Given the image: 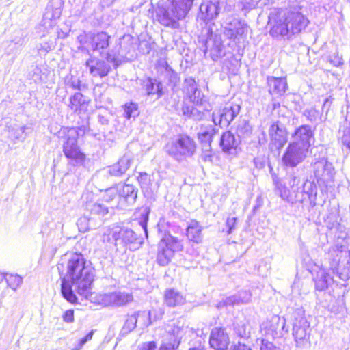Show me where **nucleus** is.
<instances>
[{
	"label": "nucleus",
	"instance_id": "9b49d317",
	"mask_svg": "<svg viewBox=\"0 0 350 350\" xmlns=\"http://www.w3.org/2000/svg\"><path fill=\"white\" fill-rule=\"evenodd\" d=\"M241 107L239 104L230 103L218 111L212 114V120L215 125L219 124L221 127H227L239 113Z\"/></svg>",
	"mask_w": 350,
	"mask_h": 350
},
{
	"label": "nucleus",
	"instance_id": "4468645a",
	"mask_svg": "<svg viewBox=\"0 0 350 350\" xmlns=\"http://www.w3.org/2000/svg\"><path fill=\"white\" fill-rule=\"evenodd\" d=\"M314 176L318 182L325 184L332 182L335 175V170L332 163L325 157L317 160L313 164Z\"/></svg>",
	"mask_w": 350,
	"mask_h": 350
},
{
	"label": "nucleus",
	"instance_id": "774afa93",
	"mask_svg": "<svg viewBox=\"0 0 350 350\" xmlns=\"http://www.w3.org/2000/svg\"><path fill=\"white\" fill-rule=\"evenodd\" d=\"M222 306H224V301L219 303L218 305H217V308H221Z\"/></svg>",
	"mask_w": 350,
	"mask_h": 350
},
{
	"label": "nucleus",
	"instance_id": "052dcab7",
	"mask_svg": "<svg viewBox=\"0 0 350 350\" xmlns=\"http://www.w3.org/2000/svg\"><path fill=\"white\" fill-rule=\"evenodd\" d=\"M299 183V178L295 175L291 174L288 177V185L291 188L293 189L295 186L297 185Z\"/></svg>",
	"mask_w": 350,
	"mask_h": 350
},
{
	"label": "nucleus",
	"instance_id": "9d476101",
	"mask_svg": "<svg viewBox=\"0 0 350 350\" xmlns=\"http://www.w3.org/2000/svg\"><path fill=\"white\" fill-rule=\"evenodd\" d=\"M308 153V149L291 142L282 156V162L287 167H295L304 161Z\"/></svg>",
	"mask_w": 350,
	"mask_h": 350
},
{
	"label": "nucleus",
	"instance_id": "864d4df0",
	"mask_svg": "<svg viewBox=\"0 0 350 350\" xmlns=\"http://www.w3.org/2000/svg\"><path fill=\"white\" fill-rule=\"evenodd\" d=\"M314 187H315V186L312 182L306 180L303 185L302 192L304 193L307 197L310 198L313 193Z\"/></svg>",
	"mask_w": 350,
	"mask_h": 350
},
{
	"label": "nucleus",
	"instance_id": "bf43d9fd",
	"mask_svg": "<svg viewBox=\"0 0 350 350\" xmlns=\"http://www.w3.org/2000/svg\"><path fill=\"white\" fill-rule=\"evenodd\" d=\"M63 319L65 322L72 323L74 321V311L72 310H66L63 315Z\"/></svg>",
	"mask_w": 350,
	"mask_h": 350
},
{
	"label": "nucleus",
	"instance_id": "5fc2aeb1",
	"mask_svg": "<svg viewBox=\"0 0 350 350\" xmlns=\"http://www.w3.org/2000/svg\"><path fill=\"white\" fill-rule=\"evenodd\" d=\"M157 345L154 341L143 342L138 346L137 350H157Z\"/></svg>",
	"mask_w": 350,
	"mask_h": 350
},
{
	"label": "nucleus",
	"instance_id": "ddd939ff",
	"mask_svg": "<svg viewBox=\"0 0 350 350\" xmlns=\"http://www.w3.org/2000/svg\"><path fill=\"white\" fill-rule=\"evenodd\" d=\"M204 45V53H209V56L213 61H216L226 55L225 46L219 34L211 31Z\"/></svg>",
	"mask_w": 350,
	"mask_h": 350
},
{
	"label": "nucleus",
	"instance_id": "58836bf2",
	"mask_svg": "<svg viewBox=\"0 0 350 350\" xmlns=\"http://www.w3.org/2000/svg\"><path fill=\"white\" fill-rule=\"evenodd\" d=\"M198 89V85L194 79L189 77L185 79L183 83V91L187 96H189Z\"/></svg>",
	"mask_w": 350,
	"mask_h": 350
},
{
	"label": "nucleus",
	"instance_id": "e433bc0d",
	"mask_svg": "<svg viewBox=\"0 0 350 350\" xmlns=\"http://www.w3.org/2000/svg\"><path fill=\"white\" fill-rule=\"evenodd\" d=\"M124 116L126 119L135 118L139 115L137 105L133 102L126 103L124 106Z\"/></svg>",
	"mask_w": 350,
	"mask_h": 350
},
{
	"label": "nucleus",
	"instance_id": "3c124183",
	"mask_svg": "<svg viewBox=\"0 0 350 350\" xmlns=\"http://www.w3.org/2000/svg\"><path fill=\"white\" fill-rule=\"evenodd\" d=\"M77 225L79 231L85 232L90 229L89 220L87 217H83L78 219Z\"/></svg>",
	"mask_w": 350,
	"mask_h": 350
},
{
	"label": "nucleus",
	"instance_id": "1a4fd4ad",
	"mask_svg": "<svg viewBox=\"0 0 350 350\" xmlns=\"http://www.w3.org/2000/svg\"><path fill=\"white\" fill-rule=\"evenodd\" d=\"M237 137H235L231 132L227 131L223 133L220 140V146L222 150L229 154H236L241 140L240 137L247 136L251 133V129L249 125L245 124L243 127L239 126L237 129Z\"/></svg>",
	"mask_w": 350,
	"mask_h": 350
},
{
	"label": "nucleus",
	"instance_id": "f3484780",
	"mask_svg": "<svg viewBox=\"0 0 350 350\" xmlns=\"http://www.w3.org/2000/svg\"><path fill=\"white\" fill-rule=\"evenodd\" d=\"M286 320L284 317L273 315L269 320L263 323L261 328L265 330L267 335L271 336L273 338H281L287 332L285 330Z\"/></svg>",
	"mask_w": 350,
	"mask_h": 350
},
{
	"label": "nucleus",
	"instance_id": "f704fd0d",
	"mask_svg": "<svg viewBox=\"0 0 350 350\" xmlns=\"http://www.w3.org/2000/svg\"><path fill=\"white\" fill-rule=\"evenodd\" d=\"M332 281V278L329 274L322 271L317 275V278L315 280L316 288L319 291H323L328 287Z\"/></svg>",
	"mask_w": 350,
	"mask_h": 350
},
{
	"label": "nucleus",
	"instance_id": "c9c22d12",
	"mask_svg": "<svg viewBox=\"0 0 350 350\" xmlns=\"http://www.w3.org/2000/svg\"><path fill=\"white\" fill-rule=\"evenodd\" d=\"M183 114L195 120H200L204 118V113L197 107H185L183 108Z\"/></svg>",
	"mask_w": 350,
	"mask_h": 350
},
{
	"label": "nucleus",
	"instance_id": "c756f323",
	"mask_svg": "<svg viewBox=\"0 0 350 350\" xmlns=\"http://www.w3.org/2000/svg\"><path fill=\"white\" fill-rule=\"evenodd\" d=\"M137 197V189L135 186L125 184L119 190V198H123L129 204H133Z\"/></svg>",
	"mask_w": 350,
	"mask_h": 350
},
{
	"label": "nucleus",
	"instance_id": "6e6552de",
	"mask_svg": "<svg viewBox=\"0 0 350 350\" xmlns=\"http://www.w3.org/2000/svg\"><path fill=\"white\" fill-rule=\"evenodd\" d=\"M111 236L117 250L129 247L131 250H135L142 244L135 232L128 228L116 227L112 230Z\"/></svg>",
	"mask_w": 350,
	"mask_h": 350
},
{
	"label": "nucleus",
	"instance_id": "8fccbe9b",
	"mask_svg": "<svg viewBox=\"0 0 350 350\" xmlns=\"http://www.w3.org/2000/svg\"><path fill=\"white\" fill-rule=\"evenodd\" d=\"M137 180L142 188L147 187L150 183V177L146 172H139Z\"/></svg>",
	"mask_w": 350,
	"mask_h": 350
},
{
	"label": "nucleus",
	"instance_id": "de8ad7c7",
	"mask_svg": "<svg viewBox=\"0 0 350 350\" xmlns=\"http://www.w3.org/2000/svg\"><path fill=\"white\" fill-rule=\"evenodd\" d=\"M149 212L150 211L147 208H144L141 214V218L139 221V224L143 228L146 237H148L147 223L148 220Z\"/></svg>",
	"mask_w": 350,
	"mask_h": 350
},
{
	"label": "nucleus",
	"instance_id": "4d7b16f0",
	"mask_svg": "<svg viewBox=\"0 0 350 350\" xmlns=\"http://www.w3.org/2000/svg\"><path fill=\"white\" fill-rule=\"evenodd\" d=\"M67 85L68 87L72 88V89H81V81L75 77H71L70 79L67 81Z\"/></svg>",
	"mask_w": 350,
	"mask_h": 350
},
{
	"label": "nucleus",
	"instance_id": "a878e982",
	"mask_svg": "<svg viewBox=\"0 0 350 350\" xmlns=\"http://www.w3.org/2000/svg\"><path fill=\"white\" fill-rule=\"evenodd\" d=\"M203 226L196 220H191L189 222L187 228V237L190 241L196 243H201L203 240Z\"/></svg>",
	"mask_w": 350,
	"mask_h": 350
},
{
	"label": "nucleus",
	"instance_id": "20e7f679",
	"mask_svg": "<svg viewBox=\"0 0 350 350\" xmlns=\"http://www.w3.org/2000/svg\"><path fill=\"white\" fill-rule=\"evenodd\" d=\"M155 13L156 18L161 25L172 29L179 28V21L184 19L187 15L169 0L158 5Z\"/></svg>",
	"mask_w": 350,
	"mask_h": 350
},
{
	"label": "nucleus",
	"instance_id": "72a5a7b5",
	"mask_svg": "<svg viewBox=\"0 0 350 350\" xmlns=\"http://www.w3.org/2000/svg\"><path fill=\"white\" fill-rule=\"evenodd\" d=\"M188 97L193 103L202 108V110L206 111L211 110V105L208 103H206L204 96L199 89L191 93Z\"/></svg>",
	"mask_w": 350,
	"mask_h": 350
},
{
	"label": "nucleus",
	"instance_id": "423d86ee",
	"mask_svg": "<svg viewBox=\"0 0 350 350\" xmlns=\"http://www.w3.org/2000/svg\"><path fill=\"white\" fill-rule=\"evenodd\" d=\"M183 248L182 241L170 234H165L159 243L157 256V262L161 266L167 265L176 252Z\"/></svg>",
	"mask_w": 350,
	"mask_h": 350
},
{
	"label": "nucleus",
	"instance_id": "a211bd4d",
	"mask_svg": "<svg viewBox=\"0 0 350 350\" xmlns=\"http://www.w3.org/2000/svg\"><path fill=\"white\" fill-rule=\"evenodd\" d=\"M224 0H206L200 6V17L204 21L217 18Z\"/></svg>",
	"mask_w": 350,
	"mask_h": 350
},
{
	"label": "nucleus",
	"instance_id": "c03bdc74",
	"mask_svg": "<svg viewBox=\"0 0 350 350\" xmlns=\"http://www.w3.org/2000/svg\"><path fill=\"white\" fill-rule=\"evenodd\" d=\"M275 191L282 200L289 201L290 191L285 185L275 183Z\"/></svg>",
	"mask_w": 350,
	"mask_h": 350
},
{
	"label": "nucleus",
	"instance_id": "39448f33",
	"mask_svg": "<svg viewBox=\"0 0 350 350\" xmlns=\"http://www.w3.org/2000/svg\"><path fill=\"white\" fill-rule=\"evenodd\" d=\"M83 131L81 128H70L67 131L66 141L63 144L64 155L73 162L74 165H82L85 159L77 144V139L80 133Z\"/></svg>",
	"mask_w": 350,
	"mask_h": 350
},
{
	"label": "nucleus",
	"instance_id": "79ce46f5",
	"mask_svg": "<svg viewBox=\"0 0 350 350\" xmlns=\"http://www.w3.org/2000/svg\"><path fill=\"white\" fill-rule=\"evenodd\" d=\"M90 211L92 214L105 216L108 213V208L103 204L96 202L92 205Z\"/></svg>",
	"mask_w": 350,
	"mask_h": 350
},
{
	"label": "nucleus",
	"instance_id": "4be33fe9",
	"mask_svg": "<svg viewBox=\"0 0 350 350\" xmlns=\"http://www.w3.org/2000/svg\"><path fill=\"white\" fill-rule=\"evenodd\" d=\"M133 299L131 293L124 292H113L102 296V301L105 305L123 306L131 302Z\"/></svg>",
	"mask_w": 350,
	"mask_h": 350
},
{
	"label": "nucleus",
	"instance_id": "aec40b11",
	"mask_svg": "<svg viewBox=\"0 0 350 350\" xmlns=\"http://www.w3.org/2000/svg\"><path fill=\"white\" fill-rule=\"evenodd\" d=\"M151 312H138L127 318L122 327V332L127 334L135 329L137 322L141 323L144 327H148L151 323Z\"/></svg>",
	"mask_w": 350,
	"mask_h": 350
},
{
	"label": "nucleus",
	"instance_id": "338daca9",
	"mask_svg": "<svg viewBox=\"0 0 350 350\" xmlns=\"http://www.w3.org/2000/svg\"><path fill=\"white\" fill-rule=\"evenodd\" d=\"M189 350H204V349H202L200 347H193V348H190Z\"/></svg>",
	"mask_w": 350,
	"mask_h": 350
},
{
	"label": "nucleus",
	"instance_id": "603ef678",
	"mask_svg": "<svg viewBox=\"0 0 350 350\" xmlns=\"http://www.w3.org/2000/svg\"><path fill=\"white\" fill-rule=\"evenodd\" d=\"M94 334V331L90 332L85 337L80 339L77 345L75 347L73 350H81L83 346L88 342L92 340Z\"/></svg>",
	"mask_w": 350,
	"mask_h": 350
},
{
	"label": "nucleus",
	"instance_id": "6ab92c4d",
	"mask_svg": "<svg viewBox=\"0 0 350 350\" xmlns=\"http://www.w3.org/2000/svg\"><path fill=\"white\" fill-rule=\"evenodd\" d=\"M271 144L280 149L287 142L288 135L285 126L278 121L273 122L269 129Z\"/></svg>",
	"mask_w": 350,
	"mask_h": 350
},
{
	"label": "nucleus",
	"instance_id": "e2e57ef3",
	"mask_svg": "<svg viewBox=\"0 0 350 350\" xmlns=\"http://www.w3.org/2000/svg\"><path fill=\"white\" fill-rule=\"evenodd\" d=\"M333 100L334 98L331 96L326 98L323 105V109H326L327 111H328L332 105Z\"/></svg>",
	"mask_w": 350,
	"mask_h": 350
},
{
	"label": "nucleus",
	"instance_id": "a18cd8bd",
	"mask_svg": "<svg viewBox=\"0 0 350 350\" xmlns=\"http://www.w3.org/2000/svg\"><path fill=\"white\" fill-rule=\"evenodd\" d=\"M53 47V42L51 40L40 43L36 45L37 51L40 55L47 53L51 51Z\"/></svg>",
	"mask_w": 350,
	"mask_h": 350
},
{
	"label": "nucleus",
	"instance_id": "b1692460",
	"mask_svg": "<svg viewBox=\"0 0 350 350\" xmlns=\"http://www.w3.org/2000/svg\"><path fill=\"white\" fill-rule=\"evenodd\" d=\"M247 24L234 19L228 25V27H226V34L230 39L239 40L247 34Z\"/></svg>",
	"mask_w": 350,
	"mask_h": 350
},
{
	"label": "nucleus",
	"instance_id": "69168bd1",
	"mask_svg": "<svg viewBox=\"0 0 350 350\" xmlns=\"http://www.w3.org/2000/svg\"><path fill=\"white\" fill-rule=\"evenodd\" d=\"M345 269L347 270L346 276L350 278V254L349 256V258Z\"/></svg>",
	"mask_w": 350,
	"mask_h": 350
},
{
	"label": "nucleus",
	"instance_id": "f03ea898",
	"mask_svg": "<svg viewBox=\"0 0 350 350\" xmlns=\"http://www.w3.org/2000/svg\"><path fill=\"white\" fill-rule=\"evenodd\" d=\"M301 8H290L270 29V35L278 39L290 40L301 33L309 23L308 19L300 12Z\"/></svg>",
	"mask_w": 350,
	"mask_h": 350
},
{
	"label": "nucleus",
	"instance_id": "49530a36",
	"mask_svg": "<svg viewBox=\"0 0 350 350\" xmlns=\"http://www.w3.org/2000/svg\"><path fill=\"white\" fill-rule=\"evenodd\" d=\"M251 329L248 322L243 323L237 328V334L242 338H248L250 336Z\"/></svg>",
	"mask_w": 350,
	"mask_h": 350
},
{
	"label": "nucleus",
	"instance_id": "7ed1b4c3",
	"mask_svg": "<svg viewBox=\"0 0 350 350\" xmlns=\"http://www.w3.org/2000/svg\"><path fill=\"white\" fill-rule=\"evenodd\" d=\"M166 149L169 155L180 162L193 157L196 150V144L189 136L180 135L167 145Z\"/></svg>",
	"mask_w": 350,
	"mask_h": 350
},
{
	"label": "nucleus",
	"instance_id": "dca6fc26",
	"mask_svg": "<svg viewBox=\"0 0 350 350\" xmlns=\"http://www.w3.org/2000/svg\"><path fill=\"white\" fill-rule=\"evenodd\" d=\"M189 329L188 327L174 326L168 332L166 338L162 341L159 350H176L181 342L182 338Z\"/></svg>",
	"mask_w": 350,
	"mask_h": 350
},
{
	"label": "nucleus",
	"instance_id": "2eb2a0df",
	"mask_svg": "<svg viewBox=\"0 0 350 350\" xmlns=\"http://www.w3.org/2000/svg\"><path fill=\"white\" fill-rule=\"evenodd\" d=\"M107 62L91 57L86 61L85 65L89 68L90 73L93 77H100L101 78L106 77L111 70V66L108 62L115 61V57H112L109 53L105 55Z\"/></svg>",
	"mask_w": 350,
	"mask_h": 350
},
{
	"label": "nucleus",
	"instance_id": "a19ab883",
	"mask_svg": "<svg viewBox=\"0 0 350 350\" xmlns=\"http://www.w3.org/2000/svg\"><path fill=\"white\" fill-rule=\"evenodd\" d=\"M5 278L8 285L13 290H16L23 282L22 278L18 275H6Z\"/></svg>",
	"mask_w": 350,
	"mask_h": 350
},
{
	"label": "nucleus",
	"instance_id": "0eeeda50",
	"mask_svg": "<svg viewBox=\"0 0 350 350\" xmlns=\"http://www.w3.org/2000/svg\"><path fill=\"white\" fill-rule=\"evenodd\" d=\"M110 38L111 36L104 31L96 33L84 32L77 37V41L81 44L79 49L89 47L92 51H98L102 55L103 51L109 47Z\"/></svg>",
	"mask_w": 350,
	"mask_h": 350
},
{
	"label": "nucleus",
	"instance_id": "0e129e2a",
	"mask_svg": "<svg viewBox=\"0 0 350 350\" xmlns=\"http://www.w3.org/2000/svg\"><path fill=\"white\" fill-rule=\"evenodd\" d=\"M231 350H252L250 346L239 342Z\"/></svg>",
	"mask_w": 350,
	"mask_h": 350
},
{
	"label": "nucleus",
	"instance_id": "bb28decb",
	"mask_svg": "<svg viewBox=\"0 0 350 350\" xmlns=\"http://www.w3.org/2000/svg\"><path fill=\"white\" fill-rule=\"evenodd\" d=\"M132 163V159L127 155L122 157L117 163L109 167L107 170L111 176H121L126 173L130 167Z\"/></svg>",
	"mask_w": 350,
	"mask_h": 350
},
{
	"label": "nucleus",
	"instance_id": "6e6d98bb",
	"mask_svg": "<svg viewBox=\"0 0 350 350\" xmlns=\"http://www.w3.org/2000/svg\"><path fill=\"white\" fill-rule=\"evenodd\" d=\"M260 350H278L275 346L267 339H262L261 340V345L260 347Z\"/></svg>",
	"mask_w": 350,
	"mask_h": 350
},
{
	"label": "nucleus",
	"instance_id": "f257e3e1",
	"mask_svg": "<svg viewBox=\"0 0 350 350\" xmlns=\"http://www.w3.org/2000/svg\"><path fill=\"white\" fill-rule=\"evenodd\" d=\"M94 280V271L80 253H72L68 256L66 262V273L62 278L61 291L63 297L69 302L75 304L77 298L74 293L88 297L92 284Z\"/></svg>",
	"mask_w": 350,
	"mask_h": 350
},
{
	"label": "nucleus",
	"instance_id": "7c9ffc66",
	"mask_svg": "<svg viewBox=\"0 0 350 350\" xmlns=\"http://www.w3.org/2000/svg\"><path fill=\"white\" fill-rule=\"evenodd\" d=\"M251 299V294L248 291H241L237 295L226 297L224 300V306H234L243 304H247Z\"/></svg>",
	"mask_w": 350,
	"mask_h": 350
},
{
	"label": "nucleus",
	"instance_id": "680f3d73",
	"mask_svg": "<svg viewBox=\"0 0 350 350\" xmlns=\"http://www.w3.org/2000/svg\"><path fill=\"white\" fill-rule=\"evenodd\" d=\"M202 150L203 153L202 154V157L204 161H209L211 159V147L208 148H204L202 146Z\"/></svg>",
	"mask_w": 350,
	"mask_h": 350
},
{
	"label": "nucleus",
	"instance_id": "37998d69",
	"mask_svg": "<svg viewBox=\"0 0 350 350\" xmlns=\"http://www.w3.org/2000/svg\"><path fill=\"white\" fill-rule=\"evenodd\" d=\"M29 129L30 128L25 126H19L16 129H13L12 130V134L16 139L23 141L27 136V133L26 131Z\"/></svg>",
	"mask_w": 350,
	"mask_h": 350
},
{
	"label": "nucleus",
	"instance_id": "2f4dec72",
	"mask_svg": "<svg viewBox=\"0 0 350 350\" xmlns=\"http://www.w3.org/2000/svg\"><path fill=\"white\" fill-rule=\"evenodd\" d=\"M218 131L213 126H208L204 129H202L198 133V137L204 148H210L211 143L213 141V136Z\"/></svg>",
	"mask_w": 350,
	"mask_h": 350
},
{
	"label": "nucleus",
	"instance_id": "ea45409f",
	"mask_svg": "<svg viewBox=\"0 0 350 350\" xmlns=\"http://www.w3.org/2000/svg\"><path fill=\"white\" fill-rule=\"evenodd\" d=\"M56 3V2H53L51 4L49 5L46 8V12L45 14L47 18L51 19H57L59 18L62 14V9L60 6H57L54 8L53 4Z\"/></svg>",
	"mask_w": 350,
	"mask_h": 350
},
{
	"label": "nucleus",
	"instance_id": "5701e85b",
	"mask_svg": "<svg viewBox=\"0 0 350 350\" xmlns=\"http://www.w3.org/2000/svg\"><path fill=\"white\" fill-rule=\"evenodd\" d=\"M313 137V132L309 125H302L297 128L293 134L292 142L297 143L301 146L309 150L311 146L310 140Z\"/></svg>",
	"mask_w": 350,
	"mask_h": 350
},
{
	"label": "nucleus",
	"instance_id": "09e8293b",
	"mask_svg": "<svg viewBox=\"0 0 350 350\" xmlns=\"http://www.w3.org/2000/svg\"><path fill=\"white\" fill-rule=\"evenodd\" d=\"M117 197L119 198V190L117 188L112 187L106 190L104 199L106 202H111Z\"/></svg>",
	"mask_w": 350,
	"mask_h": 350
},
{
	"label": "nucleus",
	"instance_id": "393cba45",
	"mask_svg": "<svg viewBox=\"0 0 350 350\" xmlns=\"http://www.w3.org/2000/svg\"><path fill=\"white\" fill-rule=\"evenodd\" d=\"M269 92L275 96H282L288 89V84L284 77H267Z\"/></svg>",
	"mask_w": 350,
	"mask_h": 350
},
{
	"label": "nucleus",
	"instance_id": "4c0bfd02",
	"mask_svg": "<svg viewBox=\"0 0 350 350\" xmlns=\"http://www.w3.org/2000/svg\"><path fill=\"white\" fill-rule=\"evenodd\" d=\"M170 1L188 14L193 6L194 0H170Z\"/></svg>",
	"mask_w": 350,
	"mask_h": 350
},
{
	"label": "nucleus",
	"instance_id": "412c9836",
	"mask_svg": "<svg viewBox=\"0 0 350 350\" xmlns=\"http://www.w3.org/2000/svg\"><path fill=\"white\" fill-rule=\"evenodd\" d=\"M209 344L215 350H226L229 345V337L225 329L213 328L210 334Z\"/></svg>",
	"mask_w": 350,
	"mask_h": 350
},
{
	"label": "nucleus",
	"instance_id": "f8f14e48",
	"mask_svg": "<svg viewBox=\"0 0 350 350\" xmlns=\"http://www.w3.org/2000/svg\"><path fill=\"white\" fill-rule=\"evenodd\" d=\"M310 323L306 317H301L295 319L293 327V336L297 346L306 347L310 345Z\"/></svg>",
	"mask_w": 350,
	"mask_h": 350
},
{
	"label": "nucleus",
	"instance_id": "cd10ccee",
	"mask_svg": "<svg viewBox=\"0 0 350 350\" xmlns=\"http://www.w3.org/2000/svg\"><path fill=\"white\" fill-rule=\"evenodd\" d=\"M90 100L81 93H75L70 98L68 107L75 113H81L88 109Z\"/></svg>",
	"mask_w": 350,
	"mask_h": 350
},
{
	"label": "nucleus",
	"instance_id": "473e14b6",
	"mask_svg": "<svg viewBox=\"0 0 350 350\" xmlns=\"http://www.w3.org/2000/svg\"><path fill=\"white\" fill-rule=\"evenodd\" d=\"M144 87L146 92L148 96L157 94V98H159L163 94L162 84L156 79L148 78L145 82Z\"/></svg>",
	"mask_w": 350,
	"mask_h": 350
},
{
	"label": "nucleus",
	"instance_id": "13d9d810",
	"mask_svg": "<svg viewBox=\"0 0 350 350\" xmlns=\"http://www.w3.org/2000/svg\"><path fill=\"white\" fill-rule=\"evenodd\" d=\"M237 217H228L226 221V226L228 228V234L232 233L233 230L235 228L236 223H237Z\"/></svg>",
	"mask_w": 350,
	"mask_h": 350
},
{
	"label": "nucleus",
	"instance_id": "c85d7f7f",
	"mask_svg": "<svg viewBox=\"0 0 350 350\" xmlns=\"http://www.w3.org/2000/svg\"><path fill=\"white\" fill-rule=\"evenodd\" d=\"M164 301L167 306L175 307L184 304L185 297L177 290L169 288L165 291Z\"/></svg>",
	"mask_w": 350,
	"mask_h": 350
}]
</instances>
